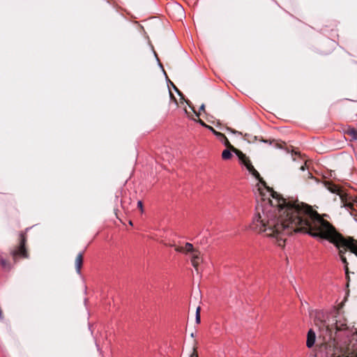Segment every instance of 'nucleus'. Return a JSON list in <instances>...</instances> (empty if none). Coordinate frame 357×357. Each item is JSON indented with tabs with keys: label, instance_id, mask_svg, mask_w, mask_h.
<instances>
[{
	"label": "nucleus",
	"instance_id": "obj_1",
	"mask_svg": "<svg viewBox=\"0 0 357 357\" xmlns=\"http://www.w3.org/2000/svg\"><path fill=\"white\" fill-rule=\"evenodd\" d=\"M271 196L273 199L262 198L258 202L251 229L273 238L280 247H284L287 237L294 233L307 234L314 238L327 240L338 250L340 259L347 271L348 263L344 254L349 250L357 257V241L352 237H344L310 206L298 200L287 201L273 191Z\"/></svg>",
	"mask_w": 357,
	"mask_h": 357
},
{
	"label": "nucleus",
	"instance_id": "obj_2",
	"mask_svg": "<svg viewBox=\"0 0 357 357\" xmlns=\"http://www.w3.org/2000/svg\"><path fill=\"white\" fill-rule=\"evenodd\" d=\"M214 133L216 136L224 139L225 140V144L236 152V153L238 155L239 159L242 161L243 164L245 165L249 173L251 174L256 179L259 180V182L263 185H265V182L260 176L259 173L255 169L250 160H248L243 153L232 146L224 134L216 131H214Z\"/></svg>",
	"mask_w": 357,
	"mask_h": 357
},
{
	"label": "nucleus",
	"instance_id": "obj_3",
	"mask_svg": "<svg viewBox=\"0 0 357 357\" xmlns=\"http://www.w3.org/2000/svg\"><path fill=\"white\" fill-rule=\"evenodd\" d=\"M26 241V236L24 234H20V243L18 248L11 252V255L15 261L17 257H22L24 258L28 257V255L25 248V243Z\"/></svg>",
	"mask_w": 357,
	"mask_h": 357
},
{
	"label": "nucleus",
	"instance_id": "obj_4",
	"mask_svg": "<svg viewBox=\"0 0 357 357\" xmlns=\"http://www.w3.org/2000/svg\"><path fill=\"white\" fill-rule=\"evenodd\" d=\"M197 250L193 247V245L190 243H186L184 246H176L175 251L177 252L183 253H193Z\"/></svg>",
	"mask_w": 357,
	"mask_h": 357
},
{
	"label": "nucleus",
	"instance_id": "obj_5",
	"mask_svg": "<svg viewBox=\"0 0 357 357\" xmlns=\"http://www.w3.org/2000/svg\"><path fill=\"white\" fill-rule=\"evenodd\" d=\"M317 335L313 329L310 328L307 334L306 347L309 349L312 348L316 342Z\"/></svg>",
	"mask_w": 357,
	"mask_h": 357
},
{
	"label": "nucleus",
	"instance_id": "obj_6",
	"mask_svg": "<svg viewBox=\"0 0 357 357\" xmlns=\"http://www.w3.org/2000/svg\"><path fill=\"white\" fill-rule=\"evenodd\" d=\"M201 261L202 258L200 256V252L198 250H196L191 254V264L197 271H198V266Z\"/></svg>",
	"mask_w": 357,
	"mask_h": 357
},
{
	"label": "nucleus",
	"instance_id": "obj_7",
	"mask_svg": "<svg viewBox=\"0 0 357 357\" xmlns=\"http://www.w3.org/2000/svg\"><path fill=\"white\" fill-rule=\"evenodd\" d=\"M0 266L4 271H9L13 268L12 264L1 256H0Z\"/></svg>",
	"mask_w": 357,
	"mask_h": 357
},
{
	"label": "nucleus",
	"instance_id": "obj_8",
	"mask_svg": "<svg viewBox=\"0 0 357 357\" xmlns=\"http://www.w3.org/2000/svg\"><path fill=\"white\" fill-rule=\"evenodd\" d=\"M83 263V253L79 252L75 259V268L78 274L81 273V268Z\"/></svg>",
	"mask_w": 357,
	"mask_h": 357
},
{
	"label": "nucleus",
	"instance_id": "obj_9",
	"mask_svg": "<svg viewBox=\"0 0 357 357\" xmlns=\"http://www.w3.org/2000/svg\"><path fill=\"white\" fill-rule=\"evenodd\" d=\"M346 132L352 140H357V130L353 128H349Z\"/></svg>",
	"mask_w": 357,
	"mask_h": 357
},
{
	"label": "nucleus",
	"instance_id": "obj_10",
	"mask_svg": "<svg viewBox=\"0 0 357 357\" xmlns=\"http://www.w3.org/2000/svg\"><path fill=\"white\" fill-rule=\"evenodd\" d=\"M232 154L229 149H225L222 153V158L223 160H229L231 158Z\"/></svg>",
	"mask_w": 357,
	"mask_h": 357
},
{
	"label": "nucleus",
	"instance_id": "obj_11",
	"mask_svg": "<svg viewBox=\"0 0 357 357\" xmlns=\"http://www.w3.org/2000/svg\"><path fill=\"white\" fill-rule=\"evenodd\" d=\"M200 307H197L196 309L195 320L197 324L200 323Z\"/></svg>",
	"mask_w": 357,
	"mask_h": 357
},
{
	"label": "nucleus",
	"instance_id": "obj_12",
	"mask_svg": "<svg viewBox=\"0 0 357 357\" xmlns=\"http://www.w3.org/2000/svg\"><path fill=\"white\" fill-rule=\"evenodd\" d=\"M137 207L140 209L141 212L143 213L144 211V209H143V203L141 200H139L137 202Z\"/></svg>",
	"mask_w": 357,
	"mask_h": 357
},
{
	"label": "nucleus",
	"instance_id": "obj_13",
	"mask_svg": "<svg viewBox=\"0 0 357 357\" xmlns=\"http://www.w3.org/2000/svg\"><path fill=\"white\" fill-rule=\"evenodd\" d=\"M330 190L332 192H336L337 191V188L336 186H333L332 188L330 189Z\"/></svg>",
	"mask_w": 357,
	"mask_h": 357
},
{
	"label": "nucleus",
	"instance_id": "obj_14",
	"mask_svg": "<svg viewBox=\"0 0 357 357\" xmlns=\"http://www.w3.org/2000/svg\"><path fill=\"white\" fill-rule=\"evenodd\" d=\"M204 107H205L204 105V104H202V105H201L200 108H199V110H200V111H204Z\"/></svg>",
	"mask_w": 357,
	"mask_h": 357
},
{
	"label": "nucleus",
	"instance_id": "obj_15",
	"mask_svg": "<svg viewBox=\"0 0 357 357\" xmlns=\"http://www.w3.org/2000/svg\"><path fill=\"white\" fill-rule=\"evenodd\" d=\"M301 169L304 171L305 170V167L304 166H301Z\"/></svg>",
	"mask_w": 357,
	"mask_h": 357
},
{
	"label": "nucleus",
	"instance_id": "obj_16",
	"mask_svg": "<svg viewBox=\"0 0 357 357\" xmlns=\"http://www.w3.org/2000/svg\"><path fill=\"white\" fill-rule=\"evenodd\" d=\"M191 357H197V356L193 354Z\"/></svg>",
	"mask_w": 357,
	"mask_h": 357
},
{
	"label": "nucleus",
	"instance_id": "obj_17",
	"mask_svg": "<svg viewBox=\"0 0 357 357\" xmlns=\"http://www.w3.org/2000/svg\"><path fill=\"white\" fill-rule=\"evenodd\" d=\"M129 224H130V225H132V221H130V222H129Z\"/></svg>",
	"mask_w": 357,
	"mask_h": 357
}]
</instances>
